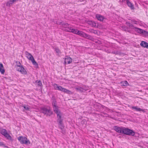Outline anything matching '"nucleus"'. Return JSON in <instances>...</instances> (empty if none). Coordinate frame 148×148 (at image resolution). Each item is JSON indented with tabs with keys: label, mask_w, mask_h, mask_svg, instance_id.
I'll return each instance as SVG.
<instances>
[{
	"label": "nucleus",
	"mask_w": 148,
	"mask_h": 148,
	"mask_svg": "<svg viewBox=\"0 0 148 148\" xmlns=\"http://www.w3.org/2000/svg\"><path fill=\"white\" fill-rule=\"evenodd\" d=\"M114 129L116 132L132 136H134L135 134V132L133 130L127 128L114 126Z\"/></svg>",
	"instance_id": "1"
},
{
	"label": "nucleus",
	"mask_w": 148,
	"mask_h": 148,
	"mask_svg": "<svg viewBox=\"0 0 148 148\" xmlns=\"http://www.w3.org/2000/svg\"><path fill=\"white\" fill-rule=\"evenodd\" d=\"M55 100V99H54ZM56 101H53V105L56 108L54 110V112L57 114V121L59 125V127L62 130L64 128V126L63 124V119H62L60 112L57 108V107L55 105Z\"/></svg>",
	"instance_id": "2"
},
{
	"label": "nucleus",
	"mask_w": 148,
	"mask_h": 148,
	"mask_svg": "<svg viewBox=\"0 0 148 148\" xmlns=\"http://www.w3.org/2000/svg\"><path fill=\"white\" fill-rule=\"evenodd\" d=\"M41 112L45 115H46L47 116H50L53 113L49 107H43L41 108Z\"/></svg>",
	"instance_id": "3"
},
{
	"label": "nucleus",
	"mask_w": 148,
	"mask_h": 148,
	"mask_svg": "<svg viewBox=\"0 0 148 148\" xmlns=\"http://www.w3.org/2000/svg\"><path fill=\"white\" fill-rule=\"evenodd\" d=\"M17 138L18 140L21 144H29L30 143V142L29 140H27V138L26 137L20 136L18 137Z\"/></svg>",
	"instance_id": "4"
},
{
	"label": "nucleus",
	"mask_w": 148,
	"mask_h": 148,
	"mask_svg": "<svg viewBox=\"0 0 148 148\" xmlns=\"http://www.w3.org/2000/svg\"><path fill=\"white\" fill-rule=\"evenodd\" d=\"M0 133L3 135L6 138L12 141L13 139L11 136L7 133V130L5 129H3L0 130Z\"/></svg>",
	"instance_id": "5"
},
{
	"label": "nucleus",
	"mask_w": 148,
	"mask_h": 148,
	"mask_svg": "<svg viewBox=\"0 0 148 148\" xmlns=\"http://www.w3.org/2000/svg\"><path fill=\"white\" fill-rule=\"evenodd\" d=\"M16 70L20 72L23 74L26 75L27 74V71L23 66L19 68H16Z\"/></svg>",
	"instance_id": "6"
},
{
	"label": "nucleus",
	"mask_w": 148,
	"mask_h": 148,
	"mask_svg": "<svg viewBox=\"0 0 148 148\" xmlns=\"http://www.w3.org/2000/svg\"><path fill=\"white\" fill-rule=\"evenodd\" d=\"M132 29H134L135 31L138 32V33L142 34L143 35L144 32L145 31V30L134 26Z\"/></svg>",
	"instance_id": "7"
},
{
	"label": "nucleus",
	"mask_w": 148,
	"mask_h": 148,
	"mask_svg": "<svg viewBox=\"0 0 148 148\" xmlns=\"http://www.w3.org/2000/svg\"><path fill=\"white\" fill-rule=\"evenodd\" d=\"M66 58H65L64 63L65 64H70L72 61V59L70 57L68 56H66Z\"/></svg>",
	"instance_id": "8"
},
{
	"label": "nucleus",
	"mask_w": 148,
	"mask_h": 148,
	"mask_svg": "<svg viewBox=\"0 0 148 148\" xmlns=\"http://www.w3.org/2000/svg\"><path fill=\"white\" fill-rule=\"evenodd\" d=\"M28 59L32 61L33 64L35 65L36 67L37 68L38 67V64L34 60L33 56H32V58H28Z\"/></svg>",
	"instance_id": "9"
},
{
	"label": "nucleus",
	"mask_w": 148,
	"mask_h": 148,
	"mask_svg": "<svg viewBox=\"0 0 148 148\" xmlns=\"http://www.w3.org/2000/svg\"><path fill=\"white\" fill-rule=\"evenodd\" d=\"M132 109H134L136 111H137L140 112L142 111L143 113H145V111L144 109H143L140 108H138L137 106H132Z\"/></svg>",
	"instance_id": "10"
},
{
	"label": "nucleus",
	"mask_w": 148,
	"mask_h": 148,
	"mask_svg": "<svg viewBox=\"0 0 148 148\" xmlns=\"http://www.w3.org/2000/svg\"><path fill=\"white\" fill-rule=\"evenodd\" d=\"M126 3L127 6L130 7L131 10H134V5L131 3L129 0H126Z\"/></svg>",
	"instance_id": "11"
},
{
	"label": "nucleus",
	"mask_w": 148,
	"mask_h": 148,
	"mask_svg": "<svg viewBox=\"0 0 148 148\" xmlns=\"http://www.w3.org/2000/svg\"><path fill=\"white\" fill-rule=\"evenodd\" d=\"M140 45L143 47L148 49V43L145 41H142Z\"/></svg>",
	"instance_id": "12"
},
{
	"label": "nucleus",
	"mask_w": 148,
	"mask_h": 148,
	"mask_svg": "<svg viewBox=\"0 0 148 148\" xmlns=\"http://www.w3.org/2000/svg\"><path fill=\"white\" fill-rule=\"evenodd\" d=\"M55 85L56 86V88H55V89L61 91L62 92L64 91V90H65V88H63L62 86H58L56 84H55Z\"/></svg>",
	"instance_id": "13"
},
{
	"label": "nucleus",
	"mask_w": 148,
	"mask_h": 148,
	"mask_svg": "<svg viewBox=\"0 0 148 148\" xmlns=\"http://www.w3.org/2000/svg\"><path fill=\"white\" fill-rule=\"evenodd\" d=\"M96 18L98 20L101 21H103L104 19V18L103 16L99 14H97L96 15Z\"/></svg>",
	"instance_id": "14"
},
{
	"label": "nucleus",
	"mask_w": 148,
	"mask_h": 148,
	"mask_svg": "<svg viewBox=\"0 0 148 148\" xmlns=\"http://www.w3.org/2000/svg\"><path fill=\"white\" fill-rule=\"evenodd\" d=\"M126 24L127 26L129 27V28L130 29H132L134 27V25L133 24H131L130 22H126Z\"/></svg>",
	"instance_id": "15"
},
{
	"label": "nucleus",
	"mask_w": 148,
	"mask_h": 148,
	"mask_svg": "<svg viewBox=\"0 0 148 148\" xmlns=\"http://www.w3.org/2000/svg\"><path fill=\"white\" fill-rule=\"evenodd\" d=\"M0 71L2 74H3L5 73L3 66L2 63H0Z\"/></svg>",
	"instance_id": "16"
},
{
	"label": "nucleus",
	"mask_w": 148,
	"mask_h": 148,
	"mask_svg": "<svg viewBox=\"0 0 148 148\" xmlns=\"http://www.w3.org/2000/svg\"><path fill=\"white\" fill-rule=\"evenodd\" d=\"M16 0H10L7 3L6 5L7 6H10V5L12 4Z\"/></svg>",
	"instance_id": "17"
},
{
	"label": "nucleus",
	"mask_w": 148,
	"mask_h": 148,
	"mask_svg": "<svg viewBox=\"0 0 148 148\" xmlns=\"http://www.w3.org/2000/svg\"><path fill=\"white\" fill-rule=\"evenodd\" d=\"M121 85L122 86H127L129 85V83L126 81L122 82L120 83Z\"/></svg>",
	"instance_id": "18"
},
{
	"label": "nucleus",
	"mask_w": 148,
	"mask_h": 148,
	"mask_svg": "<svg viewBox=\"0 0 148 148\" xmlns=\"http://www.w3.org/2000/svg\"><path fill=\"white\" fill-rule=\"evenodd\" d=\"M122 29L123 30L125 31H127V32L131 33V31L130 30H128V28L125 26H123L122 27Z\"/></svg>",
	"instance_id": "19"
},
{
	"label": "nucleus",
	"mask_w": 148,
	"mask_h": 148,
	"mask_svg": "<svg viewBox=\"0 0 148 148\" xmlns=\"http://www.w3.org/2000/svg\"><path fill=\"white\" fill-rule=\"evenodd\" d=\"M85 33L84 32L82 31L78 30V31L77 32V34L79 35L82 37H84Z\"/></svg>",
	"instance_id": "20"
},
{
	"label": "nucleus",
	"mask_w": 148,
	"mask_h": 148,
	"mask_svg": "<svg viewBox=\"0 0 148 148\" xmlns=\"http://www.w3.org/2000/svg\"><path fill=\"white\" fill-rule=\"evenodd\" d=\"M64 92L69 95H71L73 94V92L65 88Z\"/></svg>",
	"instance_id": "21"
},
{
	"label": "nucleus",
	"mask_w": 148,
	"mask_h": 148,
	"mask_svg": "<svg viewBox=\"0 0 148 148\" xmlns=\"http://www.w3.org/2000/svg\"><path fill=\"white\" fill-rule=\"evenodd\" d=\"M75 89L77 91L80 92H83L84 90V89L80 87L76 88Z\"/></svg>",
	"instance_id": "22"
},
{
	"label": "nucleus",
	"mask_w": 148,
	"mask_h": 148,
	"mask_svg": "<svg viewBox=\"0 0 148 148\" xmlns=\"http://www.w3.org/2000/svg\"><path fill=\"white\" fill-rule=\"evenodd\" d=\"M84 37L86 38L87 39H90L91 40L93 38L91 36L88 34H87L85 33V34L84 35Z\"/></svg>",
	"instance_id": "23"
},
{
	"label": "nucleus",
	"mask_w": 148,
	"mask_h": 148,
	"mask_svg": "<svg viewBox=\"0 0 148 148\" xmlns=\"http://www.w3.org/2000/svg\"><path fill=\"white\" fill-rule=\"evenodd\" d=\"M78 31V30L77 29H72L71 28L70 32L77 34Z\"/></svg>",
	"instance_id": "24"
},
{
	"label": "nucleus",
	"mask_w": 148,
	"mask_h": 148,
	"mask_svg": "<svg viewBox=\"0 0 148 148\" xmlns=\"http://www.w3.org/2000/svg\"><path fill=\"white\" fill-rule=\"evenodd\" d=\"M71 27H67V26H66L64 27V30L66 31L70 32L71 30Z\"/></svg>",
	"instance_id": "25"
},
{
	"label": "nucleus",
	"mask_w": 148,
	"mask_h": 148,
	"mask_svg": "<svg viewBox=\"0 0 148 148\" xmlns=\"http://www.w3.org/2000/svg\"><path fill=\"white\" fill-rule=\"evenodd\" d=\"M69 24L68 23H66V22H64L63 21H62V24H61V25H62V26L63 27H65L67 26H69Z\"/></svg>",
	"instance_id": "26"
},
{
	"label": "nucleus",
	"mask_w": 148,
	"mask_h": 148,
	"mask_svg": "<svg viewBox=\"0 0 148 148\" xmlns=\"http://www.w3.org/2000/svg\"><path fill=\"white\" fill-rule=\"evenodd\" d=\"M25 54L27 56V57L28 58V59L29 58H32V56H33L30 53H29L27 51H26Z\"/></svg>",
	"instance_id": "27"
},
{
	"label": "nucleus",
	"mask_w": 148,
	"mask_h": 148,
	"mask_svg": "<svg viewBox=\"0 0 148 148\" xmlns=\"http://www.w3.org/2000/svg\"><path fill=\"white\" fill-rule=\"evenodd\" d=\"M36 82L37 83V85L38 86H39L40 87H41L42 86L41 81L40 80H39L38 81H36Z\"/></svg>",
	"instance_id": "28"
},
{
	"label": "nucleus",
	"mask_w": 148,
	"mask_h": 148,
	"mask_svg": "<svg viewBox=\"0 0 148 148\" xmlns=\"http://www.w3.org/2000/svg\"><path fill=\"white\" fill-rule=\"evenodd\" d=\"M16 63L17 67H19V68L22 66V65L21 64L20 62L19 61H17L16 62Z\"/></svg>",
	"instance_id": "29"
},
{
	"label": "nucleus",
	"mask_w": 148,
	"mask_h": 148,
	"mask_svg": "<svg viewBox=\"0 0 148 148\" xmlns=\"http://www.w3.org/2000/svg\"><path fill=\"white\" fill-rule=\"evenodd\" d=\"M54 49L56 53H61L60 50L58 48H56Z\"/></svg>",
	"instance_id": "30"
},
{
	"label": "nucleus",
	"mask_w": 148,
	"mask_h": 148,
	"mask_svg": "<svg viewBox=\"0 0 148 148\" xmlns=\"http://www.w3.org/2000/svg\"><path fill=\"white\" fill-rule=\"evenodd\" d=\"M92 27H97L98 26V24L95 21H92Z\"/></svg>",
	"instance_id": "31"
},
{
	"label": "nucleus",
	"mask_w": 148,
	"mask_h": 148,
	"mask_svg": "<svg viewBox=\"0 0 148 148\" xmlns=\"http://www.w3.org/2000/svg\"><path fill=\"white\" fill-rule=\"evenodd\" d=\"M24 108L26 110H29L30 109V108L29 106H23Z\"/></svg>",
	"instance_id": "32"
},
{
	"label": "nucleus",
	"mask_w": 148,
	"mask_h": 148,
	"mask_svg": "<svg viewBox=\"0 0 148 148\" xmlns=\"http://www.w3.org/2000/svg\"><path fill=\"white\" fill-rule=\"evenodd\" d=\"M0 146H3L4 147H8L7 146H6L3 143V142H0Z\"/></svg>",
	"instance_id": "33"
},
{
	"label": "nucleus",
	"mask_w": 148,
	"mask_h": 148,
	"mask_svg": "<svg viewBox=\"0 0 148 148\" xmlns=\"http://www.w3.org/2000/svg\"><path fill=\"white\" fill-rule=\"evenodd\" d=\"M143 36H144L148 37V32L145 30V32H144Z\"/></svg>",
	"instance_id": "34"
},
{
	"label": "nucleus",
	"mask_w": 148,
	"mask_h": 148,
	"mask_svg": "<svg viewBox=\"0 0 148 148\" xmlns=\"http://www.w3.org/2000/svg\"><path fill=\"white\" fill-rule=\"evenodd\" d=\"M92 21H89L88 22V24H89V25H90L92 26Z\"/></svg>",
	"instance_id": "35"
},
{
	"label": "nucleus",
	"mask_w": 148,
	"mask_h": 148,
	"mask_svg": "<svg viewBox=\"0 0 148 148\" xmlns=\"http://www.w3.org/2000/svg\"><path fill=\"white\" fill-rule=\"evenodd\" d=\"M132 22H133L135 24H137V22L135 20H131Z\"/></svg>",
	"instance_id": "36"
},
{
	"label": "nucleus",
	"mask_w": 148,
	"mask_h": 148,
	"mask_svg": "<svg viewBox=\"0 0 148 148\" xmlns=\"http://www.w3.org/2000/svg\"><path fill=\"white\" fill-rule=\"evenodd\" d=\"M62 21H57V24L59 25H61Z\"/></svg>",
	"instance_id": "37"
},
{
	"label": "nucleus",
	"mask_w": 148,
	"mask_h": 148,
	"mask_svg": "<svg viewBox=\"0 0 148 148\" xmlns=\"http://www.w3.org/2000/svg\"><path fill=\"white\" fill-rule=\"evenodd\" d=\"M93 32L95 34L96 33H97V32L96 31H95L94 32Z\"/></svg>",
	"instance_id": "38"
},
{
	"label": "nucleus",
	"mask_w": 148,
	"mask_h": 148,
	"mask_svg": "<svg viewBox=\"0 0 148 148\" xmlns=\"http://www.w3.org/2000/svg\"><path fill=\"white\" fill-rule=\"evenodd\" d=\"M126 0H122V2H124Z\"/></svg>",
	"instance_id": "39"
}]
</instances>
